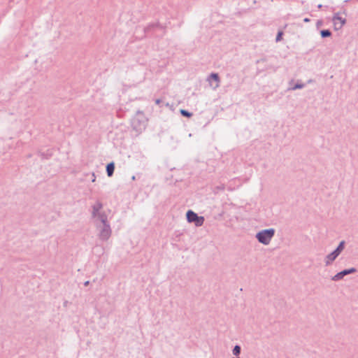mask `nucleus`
I'll return each instance as SVG.
<instances>
[{"label": "nucleus", "mask_w": 358, "mask_h": 358, "mask_svg": "<svg viewBox=\"0 0 358 358\" xmlns=\"http://www.w3.org/2000/svg\"><path fill=\"white\" fill-rule=\"evenodd\" d=\"M98 231V237L102 241H108L111 236L112 230L108 217L104 221H94Z\"/></svg>", "instance_id": "nucleus-1"}, {"label": "nucleus", "mask_w": 358, "mask_h": 358, "mask_svg": "<svg viewBox=\"0 0 358 358\" xmlns=\"http://www.w3.org/2000/svg\"><path fill=\"white\" fill-rule=\"evenodd\" d=\"M131 126L138 133H141L145 128L146 120L143 112L137 111L131 120Z\"/></svg>", "instance_id": "nucleus-2"}, {"label": "nucleus", "mask_w": 358, "mask_h": 358, "mask_svg": "<svg viewBox=\"0 0 358 358\" xmlns=\"http://www.w3.org/2000/svg\"><path fill=\"white\" fill-rule=\"evenodd\" d=\"M275 232V231L273 228L263 229L256 234V238L260 243L267 245L273 238Z\"/></svg>", "instance_id": "nucleus-3"}, {"label": "nucleus", "mask_w": 358, "mask_h": 358, "mask_svg": "<svg viewBox=\"0 0 358 358\" xmlns=\"http://www.w3.org/2000/svg\"><path fill=\"white\" fill-rule=\"evenodd\" d=\"M102 208L103 204L99 201L92 206V217L94 219V221H104L108 217L104 211H101Z\"/></svg>", "instance_id": "nucleus-4"}, {"label": "nucleus", "mask_w": 358, "mask_h": 358, "mask_svg": "<svg viewBox=\"0 0 358 358\" xmlns=\"http://www.w3.org/2000/svg\"><path fill=\"white\" fill-rule=\"evenodd\" d=\"M186 218L189 223H194L196 227H201L205 220L203 216H199L192 210H187L186 213Z\"/></svg>", "instance_id": "nucleus-5"}, {"label": "nucleus", "mask_w": 358, "mask_h": 358, "mask_svg": "<svg viewBox=\"0 0 358 358\" xmlns=\"http://www.w3.org/2000/svg\"><path fill=\"white\" fill-rule=\"evenodd\" d=\"M356 272H357V269L355 268H354V267H352V268H348V269H344V270L337 273L334 276H332L331 277V280H333V281L341 280L343 279V278L345 275H349V274H352V273H355Z\"/></svg>", "instance_id": "nucleus-6"}, {"label": "nucleus", "mask_w": 358, "mask_h": 358, "mask_svg": "<svg viewBox=\"0 0 358 358\" xmlns=\"http://www.w3.org/2000/svg\"><path fill=\"white\" fill-rule=\"evenodd\" d=\"M207 80L210 83V86L213 90H215L219 87L220 83V78L219 77L218 73H212L208 77Z\"/></svg>", "instance_id": "nucleus-7"}, {"label": "nucleus", "mask_w": 358, "mask_h": 358, "mask_svg": "<svg viewBox=\"0 0 358 358\" xmlns=\"http://www.w3.org/2000/svg\"><path fill=\"white\" fill-rule=\"evenodd\" d=\"M333 21L336 29H340L345 24L346 20L339 16L338 13H336L333 17Z\"/></svg>", "instance_id": "nucleus-8"}, {"label": "nucleus", "mask_w": 358, "mask_h": 358, "mask_svg": "<svg viewBox=\"0 0 358 358\" xmlns=\"http://www.w3.org/2000/svg\"><path fill=\"white\" fill-rule=\"evenodd\" d=\"M339 256V254L334 250L330 254L327 255L324 259L326 266L331 265L333 262Z\"/></svg>", "instance_id": "nucleus-9"}, {"label": "nucleus", "mask_w": 358, "mask_h": 358, "mask_svg": "<svg viewBox=\"0 0 358 358\" xmlns=\"http://www.w3.org/2000/svg\"><path fill=\"white\" fill-rule=\"evenodd\" d=\"M115 170V164L114 162H110L106 166V173L108 177H111L113 175Z\"/></svg>", "instance_id": "nucleus-10"}, {"label": "nucleus", "mask_w": 358, "mask_h": 358, "mask_svg": "<svg viewBox=\"0 0 358 358\" xmlns=\"http://www.w3.org/2000/svg\"><path fill=\"white\" fill-rule=\"evenodd\" d=\"M241 346L238 345H236L232 350V353L235 356V357H238V356L241 354Z\"/></svg>", "instance_id": "nucleus-11"}, {"label": "nucleus", "mask_w": 358, "mask_h": 358, "mask_svg": "<svg viewBox=\"0 0 358 358\" xmlns=\"http://www.w3.org/2000/svg\"><path fill=\"white\" fill-rule=\"evenodd\" d=\"M155 27H159L160 29H163L164 28L163 26H162L159 23L151 24L148 25L147 27L145 28V31L148 32V31H149L150 30H151L152 29H153Z\"/></svg>", "instance_id": "nucleus-12"}, {"label": "nucleus", "mask_w": 358, "mask_h": 358, "mask_svg": "<svg viewBox=\"0 0 358 358\" xmlns=\"http://www.w3.org/2000/svg\"><path fill=\"white\" fill-rule=\"evenodd\" d=\"M345 242L342 241L340 242L337 248L335 249L336 252H337L339 255L344 250Z\"/></svg>", "instance_id": "nucleus-13"}, {"label": "nucleus", "mask_w": 358, "mask_h": 358, "mask_svg": "<svg viewBox=\"0 0 358 358\" xmlns=\"http://www.w3.org/2000/svg\"><path fill=\"white\" fill-rule=\"evenodd\" d=\"M322 38H327L331 36V32L329 29H323L320 31Z\"/></svg>", "instance_id": "nucleus-14"}, {"label": "nucleus", "mask_w": 358, "mask_h": 358, "mask_svg": "<svg viewBox=\"0 0 358 358\" xmlns=\"http://www.w3.org/2000/svg\"><path fill=\"white\" fill-rule=\"evenodd\" d=\"M180 113L184 117H191L192 116V113H190L188 110H186L185 109H181L180 110Z\"/></svg>", "instance_id": "nucleus-15"}, {"label": "nucleus", "mask_w": 358, "mask_h": 358, "mask_svg": "<svg viewBox=\"0 0 358 358\" xmlns=\"http://www.w3.org/2000/svg\"><path fill=\"white\" fill-rule=\"evenodd\" d=\"M304 86H305V85L303 84V83H296L293 87L289 88V90H298V89H302V88L304 87Z\"/></svg>", "instance_id": "nucleus-16"}, {"label": "nucleus", "mask_w": 358, "mask_h": 358, "mask_svg": "<svg viewBox=\"0 0 358 358\" xmlns=\"http://www.w3.org/2000/svg\"><path fill=\"white\" fill-rule=\"evenodd\" d=\"M282 34H283V33L281 31L278 32L277 36H276V38H275V41L277 42L280 41L282 39Z\"/></svg>", "instance_id": "nucleus-17"}, {"label": "nucleus", "mask_w": 358, "mask_h": 358, "mask_svg": "<svg viewBox=\"0 0 358 358\" xmlns=\"http://www.w3.org/2000/svg\"><path fill=\"white\" fill-rule=\"evenodd\" d=\"M323 24V22L322 20H317V23H316V27L317 28H319L320 26H322Z\"/></svg>", "instance_id": "nucleus-18"}, {"label": "nucleus", "mask_w": 358, "mask_h": 358, "mask_svg": "<svg viewBox=\"0 0 358 358\" xmlns=\"http://www.w3.org/2000/svg\"><path fill=\"white\" fill-rule=\"evenodd\" d=\"M310 21V20L308 17H305L303 19V22H309Z\"/></svg>", "instance_id": "nucleus-19"}, {"label": "nucleus", "mask_w": 358, "mask_h": 358, "mask_svg": "<svg viewBox=\"0 0 358 358\" xmlns=\"http://www.w3.org/2000/svg\"><path fill=\"white\" fill-rule=\"evenodd\" d=\"M92 176H93V178H92V181L94 182L95 180H96V176H95V174L94 173H92Z\"/></svg>", "instance_id": "nucleus-20"}, {"label": "nucleus", "mask_w": 358, "mask_h": 358, "mask_svg": "<svg viewBox=\"0 0 358 358\" xmlns=\"http://www.w3.org/2000/svg\"><path fill=\"white\" fill-rule=\"evenodd\" d=\"M160 102H161V100L159 99L155 100V103L157 104V105H159L160 103Z\"/></svg>", "instance_id": "nucleus-21"}, {"label": "nucleus", "mask_w": 358, "mask_h": 358, "mask_svg": "<svg viewBox=\"0 0 358 358\" xmlns=\"http://www.w3.org/2000/svg\"><path fill=\"white\" fill-rule=\"evenodd\" d=\"M89 284H90V281H86V282H85L84 285L87 286Z\"/></svg>", "instance_id": "nucleus-22"}, {"label": "nucleus", "mask_w": 358, "mask_h": 358, "mask_svg": "<svg viewBox=\"0 0 358 358\" xmlns=\"http://www.w3.org/2000/svg\"><path fill=\"white\" fill-rule=\"evenodd\" d=\"M322 7V4H319V5L317 6V8H321Z\"/></svg>", "instance_id": "nucleus-23"}, {"label": "nucleus", "mask_w": 358, "mask_h": 358, "mask_svg": "<svg viewBox=\"0 0 358 358\" xmlns=\"http://www.w3.org/2000/svg\"><path fill=\"white\" fill-rule=\"evenodd\" d=\"M131 179H132V180H136V177L134 176H133Z\"/></svg>", "instance_id": "nucleus-24"}, {"label": "nucleus", "mask_w": 358, "mask_h": 358, "mask_svg": "<svg viewBox=\"0 0 358 358\" xmlns=\"http://www.w3.org/2000/svg\"><path fill=\"white\" fill-rule=\"evenodd\" d=\"M261 61H264V59H261ZM260 62V60H258V61H257V62Z\"/></svg>", "instance_id": "nucleus-25"}, {"label": "nucleus", "mask_w": 358, "mask_h": 358, "mask_svg": "<svg viewBox=\"0 0 358 358\" xmlns=\"http://www.w3.org/2000/svg\"><path fill=\"white\" fill-rule=\"evenodd\" d=\"M233 358H239V357H233Z\"/></svg>", "instance_id": "nucleus-26"}]
</instances>
